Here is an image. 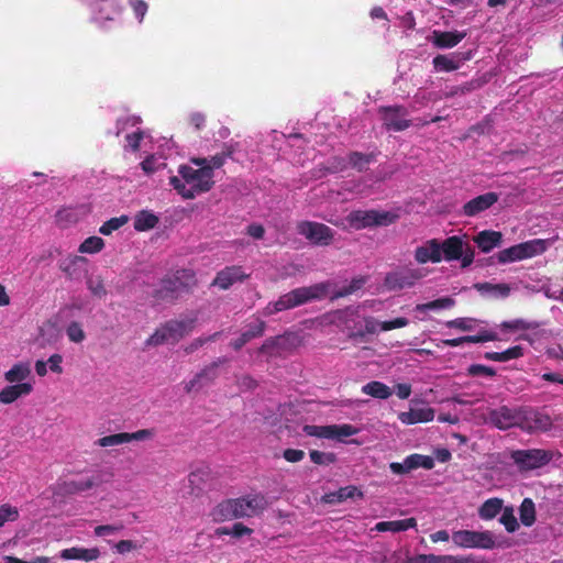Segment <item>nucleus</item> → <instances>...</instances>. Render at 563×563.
Masks as SVG:
<instances>
[{
  "instance_id": "obj_61",
  "label": "nucleus",
  "mask_w": 563,
  "mask_h": 563,
  "mask_svg": "<svg viewBox=\"0 0 563 563\" xmlns=\"http://www.w3.org/2000/svg\"><path fill=\"white\" fill-rule=\"evenodd\" d=\"M473 321L474 320L470 318H456L454 320L446 321L445 325L461 331H471L473 329Z\"/></svg>"
},
{
  "instance_id": "obj_31",
  "label": "nucleus",
  "mask_w": 563,
  "mask_h": 563,
  "mask_svg": "<svg viewBox=\"0 0 563 563\" xmlns=\"http://www.w3.org/2000/svg\"><path fill=\"white\" fill-rule=\"evenodd\" d=\"M459 56H461V58L456 60L446 55H437L432 60L433 67L439 71L457 70L461 66V62L468 60L471 58V53L459 54Z\"/></svg>"
},
{
  "instance_id": "obj_38",
  "label": "nucleus",
  "mask_w": 563,
  "mask_h": 563,
  "mask_svg": "<svg viewBox=\"0 0 563 563\" xmlns=\"http://www.w3.org/2000/svg\"><path fill=\"white\" fill-rule=\"evenodd\" d=\"M523 355V349L520 345H515L504 352H486L484 357L495 362H508L510 360L519 358Z\"/></svg>"
},
{
  "instance_id": "obj_42",
  "label": "nucleus",
  "mask_w": 563,
  "mask_h": 563,
  "mask_svg": "<svg viewBox=\"0 0 563 563\" xmlns=\"http://www.w3.org/2000/svg\"><path fill=\"white\" fill-rule=\"evenodd\" d=\"M520 521L526 527L536 522V506L532 499L525 498L519 507Z\"/></svg>"
},
{
  "instance_id": "obj_48",
  "label": "nucleus",
  "mask_w": 563,
  "mask_h": 563,
  "mask_svg": "<svg viewBox=\"0 0 563 563\" xmlns=\"http://www.w3.org/2000/svg\"><path fill=\"white\" fill-rule=\"evenodd\" d=\"M129 222V217L125 214H122L120 217H114L106 221L100 228L99 232L102 235H110L112 232L119 230L124 224Z\"/></svg>"
},
{
  "instance_id": "obj_40",
  "label": "nucleus",
  "mask_w": 563,
  "mask_h": 563,
  "mask_svg": "<svg viewBox=\"0 0 563 563\" xmlns=\"http://www.w3.org/2000/svg\"><path fill=\"white\" fill-rule=\"evenodd\" d=\"M350 165L355 168L357 172H364L367 169V166L376 161L375 153H361V152H351L347 156Z\"/></svg>"
},
{
  "instance_id": "obj_3",
  "label": "nucleus",
  "mask_w": 563,
  "mask_h": 563,
  "mask_svg": "<svg viewBox=\"0 0 563 563\" xmlns=\"http://www.w3.org/2000/svg\"><path fill=\"white\" fill-rule=\"evenodd\" d=\"M265 507L263 497L228 499L220 503L213 510L216 520L225 521L242 517H252Z\"/></svg>"
},
{
  "instance_id": "obj_35",
  "label": "nucleus",
  "mask_w": 563,
  "mask_h": 563,
  "mask_svg": "<svg viewBox=\"0 0 563 563\" xmlns=\"http://www.w3.org/2000/svg\"><path fill=\"white\" fill-rule=\"evenodd\" d=\"M159 219L156 214L148 210H142L136 213L133 227L136 231L144 232L154 229Z\"/></svg>"
},
{
  "instance_id": "obj_27",
  "label": "nucleus",
  "mask_w": 563,
  "mask_h": 563,
  "mask_svg": "<svg viewBox=\"0 0 563 563\" xmlns=\"http://www.w3.org/2000/svg\"><path fill=\"white\" fill-rule=\"evenodd\" d=\"M474 242L483 253H489L501 244L503 234L498 231L484 230L474 238Z\"/></svg>"
},
{
  "instance_id": "obj_60",
  "label": "nucleus",
  "mask_w": 563,
  "mask_h": 563,
  "mask_svg": "<svg viewBox=\"0 0 563 563\" xmlns=\"http://www.w3.org/2000/svg\"><path fill=\"white\" fill-rule=\"evenodd\" d=\"M141 123V118L136 115H125L117 120V135L123 132L126 126H135Z\"/></svg>"
},
{
  "instance_id": "obj_13",
  "label": "nucleus",
  "mask_w": 563,
  "mask_h": 563,
  "mask_svg": "<svg viewBox=\"0 0 563 563\" xmlns=\"http://www.w3.org/2000/svg\"><path fill=\"white\" fill-rule=\"evenodd\" d=\"M383 126L387 131L401 132L411 125L408 110L404 106H383L378 109Z\"/></svg>"
},
{
  "instance_id": "obj_25",
  "label": "nucleus",
  "mask_w": 563,
  "mask_h": 563,
  "mask_svg": "<svg viewBox=\"0 0 563 563\" xmlns=\"http://www.w3.org/2000/svg\"><path fill=\"white\" fill-rule=\"evenodd\" d=\"M33 390L30 383H20L5 386L0 390V402L10 405L22 396H27Z\"/></svg>"
},
{
  "instance_id": "obj_9",
  "label": "nucleus",
  "mask_w": 563,
  "mask_h": 563,
  "mask_svg": "<svg viewBox=\"0 0 563 563\" xmlns=\"http://www.w3.org/2000/svg\"><path fill=\"white\" fill-rule=\"evenodd\" d=\"M543 250V242L541 240L528 241L499 251L497 253V261L499 264L522 261L542 253Z\"/></svg>"
},
{
  "instance_id": "obj_41",
  "label": "nucleus",
  "mask_w": 563,
  "mask_h": 563,
  "mask_svg": "<svg viewBox=\"0 0 563 563\" xmlns=\"http://www.w3.org/2000/svg\"><path fill=\"white\" fill-rule=\"evenodd\" d=\"M173 276L185 292H189L197 286L196 274L191 269H178Z\"/></svg>"
},
{
  "instance_id": "obj_28",
  "label": "nucleus",
  "mask_w": 563,
  "mask_h": 563,
  "mask_svg": "<svg viewBox=\"0 0 563 563\" xmlns=\"http://www.w3.org/2000/svg\"><path fill=\"white\" fill-rule=\"evenodd\" d=\"M266 323L263 320H257L256 323L251 324L238 339L231 341L230 345L235 351L241 350L251 340L261 338L265 332Z\"/></svg>"
},
{
  "instance_id": "obj_14",
  "label": "nucleus",
  "mask_w": 563,
  "mask_h": 563,
  "mask_svg": "<svg viewBox=\"0 0 563 563\" xmlns=\"http://www.w3.org/2000/svg\"><path fill=\"white\" fill-rule=\"evenodd\" d=\"M99 483L100 481L95 476L78 479H65L54 484L52 486V492L54 496L65 498L89 490Z\"/></svg>"
},
{
  "instance_id": "obj_63",
  "label": "nucleus",
  "mask_w": 563,
  "mask_h": 563,
  "mask_svg": "<svg viewBox=\"0 0 563 563\" xmlns=\"http://www.w3.org/2000/svg\"><path fill=\"white\" fill-rule=\"evenodd\" d=\"M500 328L503 330H509V331L528 330V329H530V324L522 319H516V320H511V321L501 322Z\"/></svg>"
},
{
  "instance_id": "obj_57",
  "label": "nucleus",
  "mask_w": 563,
  "mask_h": 563,
  "mask_svg": "<svg viewBox=\"0 0 563 563\" xmlns=\"http://www.w3.org/2000/svg\"><path fill=\"white\" fill-rule=\"evenodd\" d=\"M467 375L472 377L482 375L494 377L496 375V371L493 367L483 364H472L467 368Z\"/></svg>"
},
{
  "instance_id": "obj_6",
  "label": "nucleus",
  "mask_w": 563,
  "mask_h": 563,
  "mask_svg": "<svg viewBox=\"0 0 563 563\" xmlns=\"http://www.w3.org/2000/svg\"><path fill=\"white\" fill-rule=\"evenodd\" d=\"M396 216L387 211L354 210L346 216V222L354 230H362L375 225H389Z\"/></svg>"
},
{
  "instance_id": "obj_30",
  "label": "nucleus",
  "mask_w": 563,
  "mask_h": 563,
  "mask_svg": "<svg viewBox=\"0 0 563 563\" xmlns=\"http://www.w3.org/2000/svg\"><path fill=\"white\" fill-rule=\"evenodd\" d=\"M354 497L363 498V493L356 486L349 485L345 487H341L336 492L325 494L322 497V500L325 504L333 505V504H339V503L345 501L347 499H352Z\"/></svg>"
},
{
  "instance_id": "obj_36",
  "label": "nucleus",
  "mask_w": 563,
  "mask_h": 563,
  "mask_svg": "<svg viewBox=\"0 0 563 563\" xmlns=\"http://www.w3.org/2000/svg\"><path fill=\"white\" fill-rule=\"evenodd\" d=\"M31 374V368L27 363H16L8 372L4 373V379L10 384L24 383Z\"/></svg>"
},
{
  "instance_id": "obj_49",
  "label": "nucleus",
  "mask_w": 563,
  "mask_h": 563,
  "mask_svg": "<svg viewBox=\"0 0 563 563\" xmlns=\"http://www.w3.org/2000/svg\"><path fill=\"white\" fill-rule=\"evenodd\" d=\"M104 247V241L99 236H89L80 245L78 251L80 253L95 254Z\"/></svg>"
},
{
  "instance_id": "obj_15",
  "label": "nucleus",
  "mask_w": 563,
  "mask_h": 563,
  "mask_svg": "<svg viewBox=\"0 0 563 563\" xmlns=\"http://www.w3.org/2000/svg\"><path fill=\"white\" fill-rule=\"evenodd\" d=\"M155 435L154 429H141L135 432H120L98 439L97 444L102 448L115 446L131 441H145L153 439Z\"/></svg>"
},
{
  "instance_id": "obj_11",
  "label": "nucleus",
  "mask_w": 563,
  "mask_h": 563,
  "mask_svg": "<svg viewBox=\"0 0 563 563\" xmlns=\"http://www.w3.org/2000/svg\"><path fill=\"white\" fill-rule=\"evenodd\" d=\"M552 419L548 413L533 408H519L518 427L527 432H545L552 428Z\"/></svg>"
},
{
  "instance_id": "obj_54",
  "label": "nucleus",
  "mask_w": 563,
  "mask_h": 563,
  "mask_svg": "<svg viewBox=\"0 0 563 563\" xmlns=\"http://www.w3.org/2000/svg\"><path fill=\"white\" fill-rule=\"evenodd\" d=\"M310 460L317 465H330L336 461V455L332 452H321L318 450H311L309 452Z\"/></svg>"
},
{
  "instance_id": "obj_12",
  "label": "nucleus",
  "mask_w": 563,
  "mask_h": 563,
  "mask_svg": "<svg viewBox=\"0 0 563 563\" xmlns=\"http://www.w3.org/2000/svg\"><path fill=\"white\" fill-rule=\"evenodd\" d=\"M297 232L314 245L327 246L332 243L334 231L320 222L301 221L297 224Z\"/></svg>"
},
{
  "instance_id": "obj_53",
  "label": "nucleus",
  "mask_w": 563,
  "mask_h": 563,
  "mask_svg": "<svg viewBox=\"0 0 563 563\" xmlns=\"http://www.w3.org/2000/svg\"><path fill=\"white\" fill-rule=\"evenodd\" d=\"M253 530L243 525L242 522L234 523L231 529L223 527L217 530V533L219 536L231 534L234 538H241L243 536L251 534Z\"/></svg>"
},
{
  "instance_id": "obj_7",
  "label": "nucleus",
  "mask_w": 563,
  "mask_h": 563,
  "mask_svg": "<svg viewBox=\"0 0 563 563\" xmlns=\"http://www.w3.org/2000/svg\"><path fill=\"white\" fill-rule=\"evenodd\" d=\"M453 543L463 549L492 550L496 543L493 533L486 531L457 530L452 533Z\"/></svg>"
},
{
  "instance_id": "obj_1",
  "label": "nucleus",
  "mask_w": 563,
  "mask_h": 563,
  "mask_svg": "<svg viewBox=\"0 0 563 563\" xmlns=\"http://www.w3.org/2000/svg\"><path fill=\"white\" fill-rule=\"evenodd\" d=\"M208 158H191V163L199 168L188 165H180L178 174L172 176L169 184L184 198L194 199L196 195L208 192L214 185L211 168L206 167Z\"/></svg>"
},
{
  "instance_id": "obj_32",
  "label": "nucleus",
  "mask_w": 563,
  "mask_h": 563,
  "mask_svg": "<svg viewBox=\"0 0 563 563\" xmlns=\"http://www.w3.org/2000/svg\"><path fill=\"white\" fill-rule=\"evenodd\" d=\"M478 292L482 295H489L495 298H506L510 294V287L508 284H492L488 282L485 283H476L473 286Z\"/></svg>"
},
{
  "instance_id": "obj_29",
  "label": "nucleus",
  "mask_w": 563,
  "mask_h": 563,
  "mask_svg": "<svg viewBox=\"0 0 563 563\" xmlns=\"http://www.w3.org/2000/svg\"><path fill=\"white\" fill-rule=\"evenodd\" d=\"M59 556L63 560H81L85 562L95 561L100 556L98 548L85 549V548H68L60 551Z\"/></svg>"
},
{
  "instance_id": "obj_51",
  "label": "nucleus",
  "mask_w": 563,
  "mask_h": 563,
  "mask_svg": "<svg viewBox=\"0 0 563 563\" xmlns=\"http://www.w3.org/2000/svg\"><path fill=\"white\" fill-rule=\"evenodd\" d=\"M499 522L504 525L507 532L512 533L518 530L519 523L514 514L512 507H505L499 518Z\"/></svg>"
},
{
  "instance_id": "obj_21",
  "label": "nucleus",
  "mask_w": 563,
  "mask_h": 563,
  "mask_svg": "<svg viewBox=\"0 0 563 563\" xmlns=\"http://www.w3.org/2000/svg\"><path fill=\"white\" fill-rule=\"evenodd\" d=\"M415 260L419 264L440 263L442 255L440 253V241L438 239L428 240L415 250Z\"/></svg>"
},
{
  "instance_id": "obj_47",
  "label": "nucleus",
  "mask_w": 563,
  "mask_h": 563,
  "mask_svg": "<svg viewBox=\"0 0 563 563\" xmlns=\"http://www.w3.org/2000/svg\"><path fill=\"white\" fill-rule=\"evenodd\" d=\"M455 306V300L451 297H442L435 300L418 303L415 306V310H439V309H449Z\"/></svg>"
},
{
  "instance_id": "obj_59",
  "label": "nucleus",
  "mask_w": 563,
  "mask_h": 563,
  "mask_svg": "<svg viewBox=\"0 0 563 563\" xmlns=\"http://www.w3.org/2000/svg\"><path fill=\"white\" fill-rule=\"evenodd\" d=\"M409 324V320L405 317H398L394 320L382 321L379 324V331H390L394 329H399L407 327Z\"/></svg>"
},
{
  "instance_id": "obj_5",
  "label": "nucleus",
  "mask_w": 563,
  "mask_h": 563,
  "mask_svg": "<svg viewBox=\"0 0 563 563\" xmlns=\"http://www.w3.org/2000/svg\"><path fill=\"white\" fill-rule=\"evenodd\" d=\"M560 453L552 450L526 449L515 450L510 453V459L520 472H530L548 465Z\"/></svg>"
},
{
  "instance_id": "obj_23",
  "label": "nucleus",
  "mask_w": 563,
  "mask_h": 563,
  "mask_svg": "<svg viewBox=\"0 0 563 563\" xmlns=\"http://www.w3.org/2000/svg\"><path fill=\"white\" fill-rule=\"evenodd\" d=\"M465 36L466 32L434 30L431 35V42L438 48H452Z\"/></svg>"
},
{
  "instance_id": "obj_16",
  "label": "nucleus",
  "mask_w": 563,
  "mask_h": 563,
  "mask_svg": "<svg viewBox=\"0 0 563 563\" xmlns=\"http://www.w3.org/2000/svg\"><path fill=\"white\" fill-rule=\"evenodd\" d=\"M519 408L500 406L488 413V421L500 430L518 427Z\"/></svg>"
},
{
  "instance_id": "obj_44",
  "label": "nucleus",
  "mask_w": 563,
  "mask_h": 563,
  "mask_svg": "<svg viewBox=\"0 0 563 563\" xmlns=\"http://www.w3.org/2000/svg\"><path fill=\"white\" fill-rule=\"evenodd\" d=\"M85 278L87 288L93 297L101 299L107 296L104 282L100 275L87 274Z\"/></svg>"
},
{
  "instance_id": "obj_19",
  "label": "nucleus",
  "mask_w": 563,
  "mask_h": 563,
  "mask_svg": "<svg viewBox=\"0 0 563 563\" xmlns=\"http://www.w3.org/2000/svg\"><path fill=\"white\" fill-rule=\"evenodd\" d=\"M249 278V274L243 271L242 266L233 265L227 266L217 273L212 286L227 290L238 282H243Z\"/></svg>"
},
{
  "instance_id": "obj_24",
  "label": "nucleus",
  "mask_w": 563,
  "mask_h": 563,
  "mask_svg": "<svg viewBox=\"0 0 563 563\" xmlns=\"http://www.w3.org/2000/svg\"><path fill=\"white\" fill-rule=\"evenodd\" d=\"M398 419L404 424L430 422L434 419V410L431 407L411 408L409 411L398 413Z\"/></svg>"
},
{
  "instance_id": "obj_2",
  "label": "nucleus",
  "mask_w": 563,
  "mask_h": 563,
  "mask_svg": "<svg viewBox=\"0 0 563 563\" xmlns=\"http://www.w3.org/2000/svg\"><path fill=\"white\" fill-rule=\"evenodd\" d=\"M332 283L327 280L307 287H299L282 295L277 301L266 307V313L273 314L292 309L312 300L325 298L331 291Z\"/></svg>"
},
{
  "instance_id": "obj_37",
  "label": "nucleus",
  "mask_w": 563,
  "mask_h": 563,
  "mask_svg": "<svg viewBox=\"0 0 563 563\" xmlns=\"http://www.w3.org/2000/svg\"><path fill=\"white\" fill-rule=\"evenodd\" d=\"M285 339L280 335L268 338L260 346L258 353L269 357L280 356L284 350Z\"/></svg>"
},
{
  "instance_id": "obj_46",
  "label": "nucleus",
  "mask_w": 563,
  "mask_h": 563,
  "mask_svg": "<svg viewBox=\"0 0 563 563\" xmlns=\"http://www.w3.org/2000/svg\"><path fill=\"white\" fill-rule=\"evenodd\" d=\"M234 152L235 150L233 145L224 144L220 153H217L208 159L206 167L211 168V172L213 173V169L222 167L227 158L231 157Z\"/></svg>"
},
{
  "instance_id": "obj_43",
  "label": "nucleus",
  "mask_w": 563,
  "mask_h": 563,
  "mask_svg": "<svg viewBox=\"0 0 563 563\" xmlns=\"http://www.w3.org/2000/svg\"><path fill=\"white\" fill-rule=\"evenodd\" d=\"M365 283H366L365 277H363V276L355 277L350 282L349 285L333 291L330 296V299L332 301H334L339 298L350 296V295L354 294L355 291H357L358 289H361L365 285Z\"/></svg>"
},
{
  "instance_id": "obj_22",
  "label": "nucleus",
  "mask_w": 563,
  "mask_h": 563,
  "mask_svg": "<svg viewBox=\"0 0 563 563\" xmlns=\"http://www.w3.org/2000/svg\"><path fill=\"white\" fill-rule=\"evenodd\" d=\"M440 253L446 262L457 261L464 255L463 240L457 235H452L440 242Z\"/></svg>"
},
{
  "instance_id": "obj_58",
  "label": "nucleus",
  "mask_w": 563,
  "mask_h": 563,
  "mask_svg": "<svg viewBox=\"0 0 563 563\" xmlns=\"http://www.w3.org/2000/svg\"><path fill=\"white\" fill-rule=\"evenodd\" d=\"M497 340V334L492 331H481L476 335H466L465 341L466 343H484V342H490Z\"/></svg>"
},
{
  "instance_id": "obj_64",
  "label": "nucleus",
  "mask_w": 563,
  "mask_h": 563,
  "mask_svg": "<svg viewBox=\"0 0 563 563\" xmlns=\"http://www.w3.org/2000/svg\"><path fill=\"white\" fill-rule=\"evenodd\" d=\"M144 137V133L141 130H137L133 133H130L125 136V141L132 151L136 152L140 148L141 141Z\"/></svg>"
},
{
  "instance_id": "obj_50",
  "label": "nucleus",
  "mask_w": 563,
  "mask_h": 563,
  "mask_svg": "<svg viewBox=\"0 0 563 563\" xmlns=\"http://www.w3.org/2000/svg\"><path fill=\"white\" fill-rule=\"evenodd\" d=\"M409 467L416 470L422 467L424 470H432L434 467V460L429 455L410 454L408 455Z\"/></svg>"
},
{
  "instance_id": "obj_45",
  "label": "nucleus",
  "mask_w": 563,
  "mask_h": 563,
  "mask_svg": "<svg viewBox=\"0 0 563 563\" xmlns=\"http://www.w3.org/2000/svg\"><path fill=\"white\" fill-rule=\"evenodd\" d=\"M227 362L225 357H219L213 361L211 364L203 367L196 375L203 383H212L218 377V367Z\"/></svg>"
},
{
  "instance_id": "obj_55",
  "label": "nucleus",
  "mask_w": 563,
  "mask_h": 563,
  "mask_svg": "<svg viewBox=\"0 0 563 563\" xmlns=\"http://www.w3.org/2000/svg\"><path fill=\"white\" fill-rule=\"evenodd\" d=\"M66 334L71 342L80 343L85 340L86 334L81 325L77 321H73L66 329Z\"/></svg>"
},
{
  "instance_id": "obj_4",
  "label": "nucleus",
  "mask_w": 563,
  "mask_h": 563,
  "mask_svg": "<svg viewBox=\"0 0 563 563\" xmlns=\"http://www.w3.org/2000/svg\"><path fill=\"white\" fill-rule=\"evenodd\" d=\"M197 323V317L186 319H170L162 323L146 340V345L158 346L163 344H176L189 335Z\"/></svg>"
},
{
  "instance_id": "obj_34",
  "label": "nucleus",
  "mask_w": 563,
  "mask_h": 563,
  "mask_svg": "<svg viewBox=\"0 0 563 563\" xmlns=\"http://www.w3.org/2000/svg\"><path fill=\"white\" fill-rule=\"evenodd\" d=\"M504 501L500 498L493 497L483 503L478 509V516L483 520L494 519L503 509Z\"/></svg>"
},
{
  "instance_id": "obj_17",
  "label": "nucleus",
  "mask_w": 563,
  "mask_h": 563,
  "mask_svg": "<svg viewBox=\"0 0 563 563\" xmlns=\"http://www.w3.org/2000/svg\"><path fill=\"white\" fill-rule=\"evenodd\" d=\"M185 292L175 277L167 275L161 279L158 287L153 291V298L156 302H172Z\"/></svg>"
},
{
  "instance_id": "obj_18",
  "label": "nucleus",
  "mask_w": 563,
  "mask_h": 563,
  "mask_svg": "<svg viewBox=\"0 0 563 563\" xmlns=\"http://www.w3.org/2000/svg\"><path fill=\"white\" fill-rule=\"evenodd\" d=\"M498 194L494 191L479 195L462 207L461 214L464 217H475L494 206L498 201Z\"/></svg>"
},
{
  "instance_id": "obj_56",
  "label": "nucleus",
  "mask_w": 563,
  "mask_h": 563,
  "mask_svg": "<svg viewBox=\"0 0 563 563\" xmlns=\"http://www.w3.org/2000/svg\"><path fill=\"white\" fill-rule=\"evenodd\" d=\"M19 518V511L16 507L9 504L0 506V527L7 521H15Z\"/></svg>"
},
{
  "instance_id": "obj_10",
  "label": "nucleus",
  "mask_w": 563,
  "mask_h": 563,
  "mask_svg": "<svg viewBox=\"0 0 563 563\" xmlns=\"http://www.w3.org/2000/svg\"><path fill=\"white\" fill-rule=\"evenodd\" d=\"M423 276L424 274L420 268L401 267L386 274L384 286L390 291L402 290L413 287Z\"/></svg>"
},
{
  "instance_id": "obj_52",
  "label": "nucleus",
  "mask_w": 563,
  "mask_h": 563,
  "mask_svg": "<svg viewBox=\"0 0 563 563\" xmlns=\"http://www.w3.org/2000/svg\"><path fill=\"white\" fill-rule=\"evenodd\" d=\"M207 476L208 472L203 470H197L189 474L188 482L191 487V494L199 495Z\"/></svg>"
},
{
  "instance_id": "obj_26",
  "label": "nucleus",
  "mask_w": 563,
  "mask_h": 563,
  "mask_svg": "<svg viewBox=\"0 0 563 563\" xmlns=\"http://www.w3.org/2000/svg\"><path fill=\"white\" fill-rule=\"evenodd\" d=\"M410 563H474L472 556L452 554H418L410 559Z\"/></svg>"
},
{
  "instance_id": "obj_33",
  "label": "nucleus",
  "mask_w": 563,
  "mask_h": 563,
  "mask_svg": "<svg viewBox=\"0 0 563 563\" xmlns=\"http://www.w3.org/2000/svg\"><path fill=\"white\" fill-rule=\"evenodd\" d=\"M417 526V520L415 518H407L402 520H394V521H380L376 523L375 529L379 532L393 531L400 532L406 531L410 528H415Z\"/></svg>"
},
{
  "instance_id": "obj_8",
  "label": "nucleus",
  "mask_w": 563,
  "mask_h": 563,
  "mask_svg": "<svg viewBox=\"0 0 563 563\" xmlns=\"http://www.w3.org/2000/svg\"><path fill=\"white\" fill-rule=\"evenodd\" d=\"M302 431L309 437L345 442V438L356 434L358 429L349 423L327 426L305 424Z\"/></svg>"
},
{
  "instance_id": "obj_39",
  "label": "nucleus",
  "mask_w": 563,
  "mask_h": 563,
  "mask_svg": "<svg viewBox=\"0 0 563 563\" xmlns=\"http://www.w3.org/2000/svg\"><path fill=\"white\" fill-rule=\"evenodd\" d=\"M362 393L377 399H387L391 396L390 388L378 380H372L362 387Z\"/></svg>"
},
{
  "instance_id": "obj_20",
  "label": "nucleus",
  "mask_w": 563,
  "mask_h": 563,
  "mask_svg": "<svg viewBox=\"0 0 563 563\" xmlns=\"http://www.w3.org/2000/svg\"><path fill=\"white\" fill-rule=\"evenodd\" d=\"M59 269L70 280H80L88 274V260L84 256H69L59 263Z\"/></svg>"
},
{
  "instance_id": "obj_62",
  "label": "nucleus",
  "mask_w": 563,
  "mask_h": 563,
  "mask_svg": "<svg viewBox=\"0 0 563 563\" xmlns=\"http://www.w3.org/2000/svg\"><path fill=\"white\" fill-rule=\"evenodd\" d=\"M123 529V525L122 523H118V525H101V526H97L93 530L95 534L97 537H104V536H109V534H113L115 532H119L120 530Z\"/></svg>"
}]
</instances>
